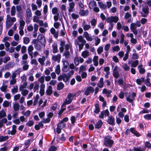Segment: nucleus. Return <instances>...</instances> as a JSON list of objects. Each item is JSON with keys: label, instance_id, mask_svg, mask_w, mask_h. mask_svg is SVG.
Returning <instances> with one entry per match:
<instances>
[{"label": "nucleus", "instance_id": "obj_16", "mask_svg": "<svg viewBox=\"0 0 151 151\" xmlns=\"http://www.w3.org/2000/svg\"><path fill=\"white\" fill-rule=\"evenodd\" d=\"M13 24L9 20H8L7 18L6 21V29H9L10 28Z\"/></svg>", "mask_w": 151, "mask_h": 151}, {"label": "nucleus", "instance_id": "obj_24", "mask_svg": "<svg viewBox=\"0 0 151 151\" xmlns=\"http://www.w3.org/2000/svg\"><path fill=\"white\" fill-rule=\"evenodd\" d=\"M63 56H65V58L68 59L70 57V54L69 51H65L64 52L63 54Z\"/></svg>", "mask_w": 151, "mask_h": 151}, {"label": "nucleus", "instance_id": "obj_23", "mask_svg": "<svg viewBox=\"0 0 151 151\" xmlns=\"http://www.w3.org/2000/svg\"><path fill=\"white\" fill-rule=\"evenodd\" d=\"M103 123L101 120L99 121L98 122H96L95 125V128L99 129L102 126Z\"/></svg>", "mask_w": 151, "mask_h": 151}, {"label": "nucleus", "instance_id": "obj_32", "mask_svg": "<svg viewBox=\"0 0 151 151\" xmlns=\"http://www.w3.org/2000/svg\"><path fill=\"white\" fill-rule=\"evenodd\" d=\"M9 137L8 136H0V142H2L5 141L9 139Z\"/></svg>", "mask_w": 151, "mask_h": 151}, {"label": "nucleus", "instance_id": "obj_25", "mask_svg": "<svg viewBox=\"0 0 151 151\" xmlns=\"http://www.w3.org/2000/svg\"><path fill=\"white\" fill-rule=\"evenodd\" d=\"M138 68L139 69V71L140 73L143 74L145 72V70L142 68V65H139L138 67Z\"/></svg>", "mask_w": 151, "mask_h": 151}, {"label": "nucleus", "instance_id": "obj_63", "mask_svg": "<svg viewBox=\"0 0 151 151\" xmlns=\"http://www.w3.org/2000/svg\"><path fill=\"white\" fill-rule=\"evenodd\" d=\"M103 50V47H99L97 50V51L98 52V54H100L101 53H102Z\"/></svg>", "mask_w": 151, "mask_h": 151}, {"label": "nucleus", "instance_id": "obj_45", "mask_svg": "<svg viewBox=\"0 0 151 151\" xmlns=\"http://www.w3.org/2000/svg\"><path fill=\"white\" fill-rule=\"evenodd\" d=\"M34 50V47L32 45L29 46L27 49L28 53H33L32 51Z\"/></svg>", "mask_w": 151, "mask_h": 151}, {"label": "nucleus", "instance_id": "obj_11", "mask_svg": "<svg viewBox=\"0 0 151 151\" xmlns=\"http://www.w3.org/2000/svg\"><path fill=\"white\" fill-rule=\"evenodd\" d=\"M96 6V2L94 0L90 2L89 4V7L90 9H92L93 7Z\"/></svg>", "mask_w": 151, "mask_h": 151}, {"label": "nucleus", "instance_id": "obj_51", "mask_svg": "<svg viewBox=\"0 0 151 151\" xmlns=\"http://www.w3.org/2000/svg\"><path fill=\"white\" fill-rule=\"evenodd\" d=\"M34 83H35V85L34 88V92H35L37 90H38L39 85L36 82H35Z\"/></svg>", "mask_w": 151, "mask_h": 151}, {"label": "nucleus", "instance_id": "obj_62", "mask_svg": "<svg viewBox=\"0 0 151 151\" xmlns=\"http://www.w3.org/2000/svg\"><path fill=\"white\" fill-rule=\"evenodd\" d=\"M27 50V47L25 46H22L21 48V52L22 53H25Z\"/></svg>", "mask_w": 151, "mask_h": 151}, {"label": "nucleus", "instance_id": "obj_55", "mask_svg": "<svg viewBox=\"0 0 151 151\" xmlns=\"http://www.w3.org/2000/svg\"><path fill=\"white\" fill-rule=\"evenodd\" d=\"M25 24V22L24 20L22 19L21 20H20V26L21 27H23Z\"/></svg>", "mask_w": 151, "mask_h": 151}, {"label": "nucleus", "instance_id": "obj_22", "mask_svg": "<svg viewBox=\"0 0 151 151\" xmlns=\"http://www.w3.org/2000/svg\"><path fill=\"white\" fill-rule=\"evenodd\" d=\"M149 7L146 5L142 8V12L146 14H148L149 13Z\"/></svg>", "mask_w": 151, "mask_h": 151}, {"label": "nucleus", "instance_id": "obj_59", "mask_svg": "<svg viewBox=\"0 0 151 151\" xmlns=\"http://www.w3.org/2000/svg\"><path fill=\"white\" fill-rule=\"evenodd\" d=\"M71 16L73 19H76L79 17V16L78 14H76L74 13H72L71 14Z\"/></svg>", "mask_w": 151, "mask_h": 151}, {"label": "nucleus", "instance_id": "obj_20", "mask_svg": "<svg viewBox=\"0 0 151 151\" xmlns=\"http://www.w3.org/2000/svg\"><path fill=\"white\" fill-rule=\"evenodd\" d=\"M89 52L87 51H84L82 52L81 56L84 58L89 56Z\"/></svg>", "mask_w": 151, "mask_h": 151}, {"label": "nucleus", "instance_id": "obj_34", "mask_svg": "<svg viewBox=\"0 0 151 151\" xmlns=\"http://www.w3.org/2000/svg\"><path fill=\"white\" fill-rule=\"evenodd\" d=\"M63 77V81L65 82H67L70 79L69 78H68V75H66L65 73H63L62 74Z\"/></svg>", "mask_w": 151, "mask_h": 151}, {"label": "nucleus", "instance_id": "obj_57", "mask_svg": "<svg viewBox=\"0 0 151 151\" xmlns=\"http://www.w3.org/2000/svg\"><path fill=\"white\" fill-rule=\"evenodd\" d=\"M45 76H42L39 79V81L41 83V84H44L43 83L44 82Z\"/></svg>", "mask_w": 151, "mask_h": 151}, {"label": "nucleus", "instance_id": "obj_7", "mask_svg": "<svg viewBox=\"0 0 151 151\" xmlns=\"http://www.w3.org/2000/svg\"><path fill=\"white\" fill-rule=\"evenodd\" d=\"M61 57V55L58 54L56 55H53L52 58V59L55 62H57L58 63H59L60 61Z\"/></svg>", "mask_w": 151, "mask_h": 151}, {"label": "nucleus", "instance_id": "obj_46", "mask_svg": "<svg viewBox=\"0 0 151 151\" xmlns=\"http://www.w3.org/2000/svg\"><path fill=\"white\" fill-rule=\"evenodd\" d=\"M91 27L90 25L85 24L83 26V29L85 30H88Z\"/></svg>", "mask_w": 151, "mask_h": 151}, {"label": "nucleus", "instance_id": "obj_13", "mask_svg": "<svg viewBox=\"0 0 151 151\" xmlns=\"http://www.w3.org/2000/svg\"><path fill=\"white\" fill-rule=\"evenodd\" d=\"M69 5L70 8H69L68 11L69 12H71L74 9L75 4L74 2H72L69 3Z\"/></svg>", "mask_w": 151, "mask_h": 151}, {"label": "nucleus", "instance_id": "obj_38", "mask_svg": "<svg viewBox=\"0 0 151 151\" xmlns=\"http://www.w3.org/2000/svg\"><path fill=\"white\" fill-rule=\"evenodd\" d=\"M95 109L94 111L95 113L97 114L100 112V109L99 107V104L98 103L95 105Z\"/></svg>", "mask_w": 151, "mask_h": 151}, {"label": "nucleus", "instance_id": "obj_61", "mask_svg": "<svg viewBox=\"0 0 151 151\" xmlns=\"http://www.w3.org/2000/svg\"><path fill=\"white\" fill-rule=\"evenodd\" d=\"M34 123V122L33 121H29L26 123V125L29 127H31L33 125Z\"/></svg>", "mask_w": 151, "mask_h": 151}, {"label": "nucleus", "instance_id": "obj_49", "mask_svg": "<svg viewBox=\"0 0 151 151\" xmlns=\"http://www.w3.org/2000/svg\"><path fill=\"white\" fill-rule=\"evenodd\" d=\"M10 104V103L7 101H4L3 104V105L4 107H8Z\"/></svg>", "mask_w": 151, "mask_h": 151}, {"label": "nucleus", "instance_id": "obj_40", "mask_svg": "<svg viewBox=\"0 0 151 151\" xmlns=\"http://www.w3.org/2000/svg\"><path fill=\"white\" fill-rule=\"evenodd\" d=\"M137 26L136 24L135 23H132L130 25V29L131 30L136 29Z\"/></svg>", "mask_w": 151, "mask_h": 151}, {"label": "nucleus", "instance_id": "obj_36", "mask_svg": "<svg viewBox=\"0 0 151 151\" xmlns=\"http://www.w3.org/2000/svg\"><path fill=\"white\" fill-rule=\"evenodd\" d=\"M13 87L14 88L12 89L11 91L13 94H14L15 93L18 92V87L17 86H14Z\"/></svg>", "mask_w": 151, "mask_h": 151}, {"label": "nucleus", "instance_id": "obj_47", "mask_svg": "<svg viewBox=\"0 0 151 151\" xmlns=\"http://www.w3.org/2000/svg\"><path fill=\"white\" fill-rule=\"evenodd\" d=\"M122 68L125 70H129L130 68L126 64H124L122 66Z\"/></svg>", "mask_w": 151, "mask_h": 151}, {"label": "nucleus", "instance_id": "obj_3", "mask_svg": "<svg viewBox=\"0 0 151 151\" xmlns=\"http://www.w3.org/2000/svg\"><path fill=\"white\" fill-rule=\"evenodd\" d=\"M119 20L118 17L116 16L109 17L106 19V21L107 23H112V22H114L115 23H116Z\"/></svg>", "mask_w": 151, "mask_h": 151}, {"label": "nucleus", "instance_id": "obj_43", "mask_svg": "<svg viewBox=\"0 0 151 151\" xmlns=\"http://www.w3.org/2000/svg\"><path fill=\"white\" fill-rule=\"evenodd\" d=\"M139 64V61L138 60H136L134 61L132 64L131 66L134 67H136Z\"/></svg>", "mask_w": 151, "mask_h": 151}, {"label": "nucleus", "instance_id": "obj_54", "mask_svg": "<svg viewBox=\"0 0 151 151\" xmlns=\"http://www.w3.org/2000/svg\"><path fill=\"white\" fill-rule=\"evenodd\" d=\"M31 63L32 64H34L35 65H37L38 64L36 60L35 59L32 60L31 61Z\"/></svg>", "mask_w": 151, "mask_h": 151}, {"label": "nucleus", "instance_id": "obj_21", "mask_svg": "<svg viewBox=\"0 0 151 151\" xmlns=\"http://www.w3.org/2000/svg\"><path fill=\"white\" fill-rule=\"evenodd\" d=\"M16 128L17 126L15 125H13L12 126V129L11 131V135H14L16 133Z\"/></svg>", "mask_w": 151, "mask_h": 151}, {"label": "nucleus", "instance_id": "obj_41", "mask_svg": "<svg viewBox=\"0 0 151 151\" xmlns=\"http://www.w3.org/2000/svg\"><path fill=\"white\" fill-rule=\"evenodd\" d=\"M60 68L59 65H58L55 70V72L58 75H59L60 73Z\"/></svg>", "mask_w": 151, "mask_h": 151}, {"label": "nucleus", "instance_id": "obj_27", "mask_svg": "<svg viewBox=\"0 0 151 151\" xmlns=\"http://www.w3.org/2000/svg\"><path fill=\"white\" fill-rule=\"evenodd\" d=\"M16 13V7L15 6H12L11 10V14L12 16H14Z\"/></svg>", "mask_w": 151, "mask_h": 151}, {"label": "nucleus", "instance_id": "obj_53", "mask_svg": "<svg viewBox=\"0 0 151 151\" xmlns=\"http://www.w3.org/2000/svg\"><path fill=\"white\" fill-rule=\"evenodd\" d=\"M145 146L148 149L151 148V144L148 142L146 141L145 143Z\"/></svg>", "mask_w": 151, "mask_h": 151}, {"label": "nucleus", "instance_id": "obj_12", "mask_svg": "<svg viewBox=\"0 0 151 151\" xmlns=\"http://www.w3.org/2000/svg\"><path fill=\"white\" fill-rule=\"evenodd\" d=\"M39 42L42 45H45L46 43V40L45 37L42 35H40V39H39Z\"/></svg>", "mask_w": 151, "mask_h": 151}, {"label": "nucleus", "instance_id": "obj_26", "mask_svg": "<svg viewBox=\"0 0 151 151\" xmlns=\"http://www.w3.org/2000/svg\"><path fill=\"white\" fill-rule=\"evenodd\" d=\"M77 39L78 41L82 44H85L86 43V41L83 39L82 36L81 35L80 36L77 37Z\"/></svg>", "mask_w": 151, "mask_h": 151}, {"label": "nucleus", "instance_id": "obj_56", "mask_svg": "<svg viewBox=\"0 0 151 151\" xmlns=\"http://www.w3.org/2000/svg\"><path fill=\"white\" fill-rule=\"evenodd\" d=\"M144 117L147 120H150L151 119V114L145 115Z\"/></svg>", "mask_w": 151, "mask_h": 151}, {"label": "nucleus", "instance_id": "obj_44", "mask_svg": "<svg viewBox=\"0 0 151 151\" xmlns=\"http://www.w3.org/2000/svg\"><path fill=\"white\" fill-rule=\"evenodd\" d=\"M94 40H95V45L96 46H97L100 42V39L98 38V37H96Z\"/></svg>", "mask_w": 151, "mask_h": 151}, {"label": "nucleus", "instance_id": "obj_29", "mask_svg": "<svg viewBox=\"0 0 151 151\" xmlns=\"http://www.w3.org/2000/svg\"><path fill=\"white\" fill-rule=\"evenodd\" d=\"M130 131L133 134H134L137 137H139V134L133 128H131L130 129Z\"/></svg>", "mask_w": 151, "mask_h": 151}, {"label": "nucleus", "instance_id": "obj_48", "mask_svg": "<svg viewBox=\"0 0 151 151\" xmlns=\"http://www.w3.org/2000/svg\"><path fill=\"white\" fill-rule=\"evenodd\" d=\"M111 90H107L106 89L104 88L103 90L102 93H103L109 94L111 93Z\"/></svg>", "mask_w": 151, "mask_h": 151}, {"label": "nucleus", "instance_id": "obj_58", "mask_svg": "<svg viewBox=\"0 0 151 151\" xmlns=\"http://www.w3.org/2000/svg\"><path fill=\"white\" fill-rule=\"evenodd\" d=\"M28 92V91L26 89H24V90H23L22 91L21 93L23 95L25 96L27 94Z\"/></svg>", "mask_w": 151, "mask_h": 151}, {"label": "nucleus", "instance_id": "obj_10", "mask_svg": "<svg viewBox=\"0 0 151 151\" xmlns=\"http://www.w3.org/2000/svg\"><path fill=\"white\" fill-rule=\"evenodd\" d=\"M79 14L81 16H87L88 13V11L87 10H81L79 12Z\"/></svg>", "mask_w": 151, "mask_h": 151}, {"label": "nucleus", "instance_id": "obj_5", "mask_svg": "<svg viewBox=\"0 0 151 151\" xmlns=\"http://www.w3.org/2000/svg\"><path fill=\"white\" fill-rule=\"evenodd\" d=\"M16 10L17 12V15L19 17L22 15L23 12L21 6L19 5L16 6Z\"/></svg>", "mask_w": 151, "mask_h": 151}, {"label": "nucleus", "instance_id": "obj_60", "mask_svg": "<svg viewBox=\"0 0 151 151\" xmlns=\"http://www.w3.org/2000/svg\"><path fill=\"white\" fill-rule=\"evenodd\" d=\"M10 59V57L9 56H8L7 57H5L3 60V62L4 63H6Z\"/></svg>", "mask_w": 151, "mask_h": 151}, {"label": "nucleus", "instance_id": "obj_35", "mask_svg": "<svg viewBox=\"0 0 151 151\" xmlns=\"http://www.w3.org/2000/svg\"><path fill=\"white\" fill-rule=\"evenodd\" d=\"M6 116V113L4 110H2L0 111V119L4 118Z\"/></svg>", "mask_w": 151, "mask_h": 151}, {"label": "nucleus", "instance_id": "obj_15", "mask_svg": "<svg viewBox=\"0 0 151 151\" xmlns=\"http://www.w3.org/2000/svg\"><path fill=\"white\" fill-rule=\"evenodd\" d=\"M52 87L51 86H49L47 89L46 91V93L47 94L49 95H51L52 93Z\"/></svg>", "mask_w": 151, "mask_h": 151}, {"label": "nucleus", "instance_id": "obj_33", "mask_svg": "<svg viewBox=\"0 0 151 151\" xmlns=\"http://www.w3.org/2000/svg\"><path fill=\"white\" fill-rule=\"evenodd\" d=\"M20 107L18 103H15L13 105V109L14 111H18Z\"/></svg>", "mask_w": 151, "mask_h": 151}, {"label": "nucleus", "instance_id": "obj_17", "mask_svg": "<svg viewBox=\"0 0 151 151\" xmlns=\"http://www.w3.org/2000/svg\"><path fill=\"white\" fill-rule=\"evenodd\" d=\"M7 18L13 24L14 22H15L16 20V18L15 17H11L10 15H7Z\"/></svg>", "mask_w": 151, "mask_h": 151}, {"label": "nucleus", "instance_id": "obj_2", "mask_svg": "<svg viewBox=\"0 0 151 151\" xmlns=\"http://www.w3.org/2000/svg\"><path fill=\"white\" fill-rule=\"evenodd\" d=\"M65 126V123L63 122V121H61L60 123L57 125L56 131L57 132L58 134L60 133L61 132V129L64 128Z\"/></svg>", "mask_w": 151, "mask_h": 151}, {"label": "nucleus", "instance_id": "obj_42", "mask_svg": "<svg viewBox=\"0 0 151 151\" xmlns=\"http://www.w3.org/2000/svg\"><path fill=\"white\" fill-rule=\"evenodd\" d=\"M30 41V40L28 37H24L23 38V42L26 44H28Z\"/></svg>", "mask_w": 151, "mask_h": 151}, {"label": "nucleus", "instance_id": "obj_31", "mask_svg": "<svg viewBox=\"0 0 151 151\" xmlns=\"http://www.w3.org/2000/svg\"><path fill=\"white\" fill-rule=\"evenodd\" d=\"M64 86V85L62 83L60 82L57 85V89L58 90H60L62 89Z\"/></svg>", "mask_w": 151, "mask_h": 151}, {"label": "nucleus", "instance_id": "obj_9", "mask_svg": "<svg viewBox=\"0 0 151 151\" xmlns=\"http://www.w3.org/2000/svg\"><path fill=\"white\" fill-rule=\"evenodd\" d=\"M45 87V84H41L40 86V93L41 96H43L44 94Z\"/></svg>", "mask_w": 151, "mask_h": 151}, {"label": "nucleus", "instance_id": "obj_37", "mask_svg": "<svg viewBox=\"0 0 151 151\" xmlns=\"http://www.w3.org/2000/svg\"><path fill=\"white\" fill-rule=\"evenodd\" d=\"M26 13L28 18H29L32 17V12L30 9L27 8L26 10Z\"/></svg>", "mask_w": 151, "mask_h": 151}, {"label": "nucleus", "instance_id": "obj_6", "mask_svg": "<svg viewBox=\"0 0 151 151\" xmlns=\"http://www.w3.org/2000/svg\"><path fill=\"white\" fill-rule=\"evenodd\" d=\"M107 122L109 124L112 126L115 125L114 118L112 115L108 116Z\"/></svg>", "mask_w": 151, "mask_h": 151}, {"label": "nucleus", "instance_id": "obj_30", "mask_svg": "<svg viewBox=\"0 0 151 151\" xmlns=\"http://www.w3.org/2000/svg\"><path fill=\"white\" fill-rule=\"evenodd\" d=\"M52 47L53 48V53H55L58 52V50L57 48V45L56 44L53 45Z\"/></svg>", "mask_w": 151, "mask_h": 151}, {"label": "nucleus", "instance_id": "obj_18", "mask_svg": "<svg viewBox=\"0 0 151 151\" xmlns=\"http://www.w3.org/2000/svg\"><path fill=\"white\" fill-rule=\"evenodd\" d=\"M104 83L103 82V78H100L99 83L97 84L98 87L102 88L103 87Z\"/></svg>", "mask_w": 151, "mask_h": 151}, {"label": "nucleus", "instance_id": "obj_19", "mask_svg": "<svg viewBox=\"0 0 151 151\" xmlns=\"http://www.w3.org/2000/svg\"><path fill=\"white\" fill-rule=\"evenodd\" d=\"M99 6V7L103 10H104L106 7V5L105 4H104L101 2H98Z\"/></svg>", "mask_w": 151, "mask_h": 151}, {"label": "nucleus", "instance_id": "obj_4", "mask_svg": "<svg viewBox=\"0 0 151 151\" xmlns=\"http://www.w3.org/2000/svg\"><path fill=\"white\" fill-rule=\"evenodd\" d=\"M94 91V88L91 86H89L87 88L86 90L84 92V94L86 96H88L90 94V93H93Z\"/></svg>", "mask_w": 151, "mask_h": 151}, {"label": "nucleus", "instance_id": "obj_1", "mask_svg": "<svg viewBox=\"0 0 151 151\" xmlns=\"http://www.w3.org/2000/svg\"><path fill=\"white\" fill-rule=\"evenodd\" d=\"M111 137L108 135L105 137L104 141V144L105 146L108 147H111L114 142V141L111 139Z\"/></svg>", "mask_w": 151, "mask_h": 151}, {"label": "nucleus", "instance_id": "obj_39", "mask_svg": "<svg viewBox=\"0 0 151 151\" xmlns=\"http://www.w3.org/2000/svg\"><path fill=\"white\" fill-rule=\"evenodd\" d=\"M113 76L116 79L117 78L119 75V73L117 70L113 71Z\"/></svg>", "mask_w": 151, "mask_h": 151}, {"label": "nucleus", "instance_id": "obj_50", "mask_svg": "<svg viewBox=\"0 0 151 151\" xmlns=\"http://www.w3.org/2000/svg\"><path fill=\"white\" fill-rule=\"evenodd\" d=\"M133 150L134 151H145V149H142L141 147H134L133 148Z\"/></svg>", "mask_w": 151, "mask_h": 151}, {"label": "nucleus", "instance_id": "obj_14", "mask_svg": "<svg viewBox=\"0 0 151 151\" xmlns=\"http://www.w3.org/2000/svg\"><path fill=\"white\" fill-rule=\"evenodd\" d=\"M46 58L45 56H42V58H39L38 59L39 62L40 63L41 65H45L44 62Z\"/></svg>", "mask_w": 151, "mask_h": 151}, {"label": "nucleus", "instance_id": "obj_8", "mask_svg": "<svg viewBox=\"0 0 151 151\" xmlns=\"http://www.w3.org/2000/svg\"><path fill=\"white\" fill-rule=\"evenodd\" d=\"M136 94L135 93L133 92L132 93V97L131 98L129 96H128L126 98L127 101L130 103H132L134 100L135 99L134 97L136 96Z\"/></svg>", "mask_w": 151, "mask_h": 151}, {"label": "nucleus", "instance_id": "obj_28", "mask_svg": "<svg viewBox=\"0 0 151 151\" xmlns=\"http://www.w3.org/2000/svg\"><path fill=\"white\" fill-rule=\"evenodd\" d=\"M98 57L97 56H95L93 58V61L94 62V65L96 66L98 65Z\"/></svg>", "mask_w": 151, "mask_h": 151}, {"label": "nucleus", "instance_id": "obj_52", "mask_svg": "<svg viewBox=\"0 0 151 151\" xmlns=\"http://www.w3.org/2000/svg\"><path fill=\"white\" fill-rule=\"evenodd\" d=\"M50 121V118H47V119L44 118L42 119V122L44 123H49Z\"/></svg>", "mask_w": 151, "mask_h": 151}, {"label": "nucleus", "instance_id": "obj_64", "mask_svg": "<svg viewBox=\"0 0 151 151\" xmlns=\"http://www.w3.org/2000/svg\"><path fill=\"white\" fill-rule=\"evenodd\" d=\"M57 147L53 146H51L49 149V151H55L57 150Z\"/></svg>", "mask_w": 151, "mask_h": 151}]
</instances>
